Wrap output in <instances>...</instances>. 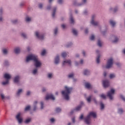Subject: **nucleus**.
Masks as SVG:
<instances>
[{"label": "nucleus", "instance_id": "nucleus-42", "mask_svg": "<svg viewBox=\"0 0 125 125\" xmlns=\"http://www.w3.org/2000/svg\"><path fill=\"white\" fill-rule=\"evenodd\" d=\"M2 14H3V9L2 8H0V16H2Z\"/></svg>", "mask_w": 125, "mask_h": 125}, {"label": "nucleus", "instance_id": "nucleus-36", "mask_svg": "<svg viewBox=\"0 0 125 125\" xmlns=\"http://www.w3.org/2000/svg\"><path fill=\"white\" fill-rule=\"evenodd\" d=\"M72 32L75 36L78 35V31H77L76 29H73Z\"/></svg>", "mask_w": 125, "mask_h": 125}, {"label": "nucleus", "instance_id": "nucleus-49", "mask_svg": "<svg viewBox=\"0 0 125 125\" xmlns=\"http://www.w3.org/2000/svg\"><path fill=\"white\" fill-rule=\"evenodd\" d=\"M115 77H116V75H115V74H111L109 76V77L110 79H114V78H115Z\"/></svg>", "mask_w": 125, "mask_h": 125}, {"label": "nucleus", "instance_id": "nucleus-39", "mask_svg": "<svg viewBox=\"0 0 125 125\" xmlns=\"http://www.w3.org/2000/svg\"><path fill=\"white\" fill-rule=\"evenodd\" d=\"M70 20L72 24H73L74 22H75V21L74 20V19L73 18V17H72V16H70Z\"/></svg>", "mask_w": 125, "mask_h": 125}, {"label": "nucleus", "instance_id": "nucleus-59", "mask_svg": "<svg viewBox=\"0 0 125 125\" xmlns=\"http://www.w3.org/2000/svg\"><path fill=\"white\" fill-rule=\"evenodd\" d=\"M51 8V6L49 5L47 7V10H50V9Z\"/></svg>", "mask_w": 125, "mask_h": 125}, {"label": "nucleus", "instance_id": "nucleus-22", "mask_svg": "<svg viewBox=\"0 0 125 125\" xmlns=\"http://www.w3.org/2000/svg\"><path fill=\"white\" fill-rule=\"evenodd\" d=\"M83 3L82 4L80 3H75V5H77V6H81V5H83V4H84L85 3H86V0H83Z\"/></svg>", "mask_w": 125, "mask_h": 125}, {"label": "nucleus", "instance_id": "nucleus-28", "mask_svg": "<svg viewBox=\"0 0 125 125\" xmlns=\"http://www.w3.org/2000/svg\"><path fill=\"white\" fill-rule=\"evenodd\" d=\"M96 62L97 64H99L100 63V55H98L96 58Z\"/></svg>", "mask_w": 125, "mask_h": 125}, {"label": "nucleus", "instance_id": "nucleus-45", "mask_svg": "<svg viewBox=\"0 0 125 125\" xmlns=\"http://www.w3.org/2000/svg\"><path fill=\"white\" fill-rule=\"evenodd\" d=\"M45 53H46V51H45V50H43L42 51V52H41V55L42 56H44V55L45 54Z\"/></svg>", "mask_w": 125, "mask_h": 125}, {"label": "nucleus", "instance_id": "nucleus-55", "mask_svg": "<svg viewBox=\"0 0 125 125\" xmlns=\"http://www.w3.org/2000/svg\"><path fill=\"white\" fill-rule=\"evenodd\" d=\"M75 66H80V62H75Z\"/></svg>", "mask_w": 125, "mask_h": 125}, {"label": "nucleus", "instance_id": "nucleus-5", "mask_svg": "<svg viewBox=\"0 0 125 125\" xmlns=\"http://www.w3.org/2000/svg\"><path fill=\"white\" fill-rule=\"evenodd\" d=\"M114 64V59L113 58H110L108 59L107 62V64L105 66L106 69H110L113 67V64Z\"/></svg>", "mask_w": 125, "mask_h": 125}, {"label": "nucleus", "instance_id": "nucleus-50", "mask_svg": "<svg viewBox=\"0 0 125 125\" xmlns=\"http://www.w3.org/2000/svg\"><path fill=\"white\" fill-rule=\"evenodd\" d=\"M101 110H103V109H104V104L102 103H101Z\"/></svg>", "mask_w": 125, "mask_h": 125}, {"label": "nucleus", "instance_id": "nucleus-18", "mask_svg": "<svg viewBox=\"0 0 125 125\" xmlns=\"http://www.w3.org/2000/svg\"><path fill=\"white\" fill-rule=\"evenodd\" d=\"M110 10H111V11H113V12H117L119 10V7L116 6L115 8H110Z\"/></svg>", "mask_w": 125, "mask_h": 125}, {"label": "nucleus", "instance_id": "nucleus-37", "mask_svg": "<svg viewBox=\"0 0 125 125\" xmlns=\"http://www.w3.org/2000/svg\"><path fill=\"white\" fill-rule=\"evenodd\" d=\"M31 121H32V119H31V118H28V119H26V120L25 121V124H29V123H30V122H31Z\"/></svg>", "mask_w": 125, "mask_h": 125}, {"label": "nucleus", "instance_id": "nucleus-40", "mask_svg": "<svg viewBox=\"0 0 125 125\" xmlns=\"http://www.w3.org/2000/svg\"><path fill=\"white\" fill-rule=\"evenodd\" d=\"M98 45L100 47H101V46H102V43L101 42V41L100 40H98Z\"/></svg>", "mask_w": 125, "mask_h": 125}, {"label": "nucleus", "instance_id": "nucleus-47", "mask_svg": "<svg viewBox=\"0 0 125 125\" xmlns=\"http://www.w3.org/2000/svg\"><path fill=\"white\" fill-rule=\"evenodd\" d=\"M56 112L57 113H60V112H61V108L58 107L56 109Z\"/></svg>", "mask_w": 125, "mask_h": 125}, {"label": "nucleus", "instance_id": "nucleus-3", "mask_svg": "<svg viewBox=\"0 0 125 125\" xmlns=\"http://www.w3.org/2000/svg\"><path fill=\"white\" fill-rule=\"evenodd\" d=\"M93 117V118H96V112H91L89 113V115L87 116L86 117L84 118V121L86 125H90L91 121V118Z\"/></svg>", "mask_w": 125, "mask_h": 125}, {"label": "nucleus", "instance_id": "nucleus-11", "mask_svg": "<svg viewBox=\"0 0 125 125\" xmlns=\"http://www.w3.org/2000/svg\"><path fill=\"white\" fill-rule=\"evenodd\" d=\"M0 97L1 100H3V101H5V100H8L10 99V96H5V95L3 93L0 94Z\"/></svg>", "mask_w": 125, "mask_h": 125}, {"label": "nucleus", "instance_id": "nucleus-1", "mask_svg": "<svg viewBox=\"0 0 125 125\" xmlns=\"http://www.w3.org/2000/svg\"><path fill=\"white\" fill-rule=\"evenodd\" d=\"M32 61L34 62V65L36 68H40L41 65H42V62L39 60L37 56H36L34 54H30L29 55L26 59V62L28 63V62Z\"/></svg>", "mask_w": 125, "mask_h": 125}, {"label": "nucleus", "instance_id": "nucleus-9", "mask_svg": "<svg viewBox=\"0 0 125 125\" xmlns=\"http://www.w3.org/2000/svg\"><path fill=\"white\" fill-rule=\"evenodd\" d=\"M95 18H96V16L95 15H93L91 17V21L90 23L92 25H93V26H98V25L99 24V22H98V21H94Z\"/></svg>", "mask_w": 125, "mask_h": 125}, {"label": "nucleus", "instance_id": "nucleus-44", "mask_svg": "<svg viewBox=\"0 0 125 125\" xmlns=\"http://www.w3.org/2000/svg\"><path fill=\"white\" fill-rule=\"evenodd\" d=\"M94 39H95V36L94 35H92L90 37V40L91 41H94Z\"/></svg>", "mask_w": 125, "mask_h": 125}, {"label": "nucleus", "instance_id": "nucleus-54", "mask_svg": "<svg viewBox=\"0 0 125 125\" xmlns=\"http://www.w3.org/2000/svg\"><path fill=\"white\" fill-rule=\"evenodd\" d=\"M9 62H8V61H5L4 62V65L5 66H7V65H8Z\"/></svg>", "mask_w": 125, "mask_h": 125}, {"label": "nucleus", "instance_id": "nucleus-30", "mask_svg": "<svg viewBox=\"0 0 125 125\" xmlns=\"http://www.w3.org/2000/svg\"><path fill=\"white\" fill-rule=\"evenodd\" d=\"M92 97V96H90L86 98V101H87L88 103H90V102H91Z\"/></svg>", "mask_w": 125, "mask_h": 125}, {"label": "nucleus", "instance_id": "nucleus-62", "mask_svg": "<svg viewBox=\"0 0 125 125\" xmlns=\"http://www.w3.org/2000/svg\"><path fill=\"white\" fill-rule=\"evenodd\" d=\"M58 2L59 3L61 4L63 2V0H59Z\"/></svg>", "mask_w": 125, "mask_h": 125}, {"label": "nucleus", "instance_id": "nucleus-27", "mask_svg": "<svg viewBox=\"0 0 125 125\" xmlns=\"http://www.w3.org/2000/svg\"><path fill=\"white\" fill-rule=\"evenodd\" d=\"M56 7L54 8L53 9V11L52 14V16L53 17V18H54V17H55V13L56 12Z\"/></svg>", "mask_w": 125, "mask_h": 125}, {"label": "nucleus", "instance_id": "nucleus-48", "mask_svg": "<svg viewBox=\"0 0 125 125\" xmlns=\"http://www.w3.org/2000/svg\"><path fill=\"white\" fill-rule=\"evenodd\" d=\"M119 42V39L117 37L115 38V40L113 41V42L116 43V42Z\"/></svg>", "mask_w": 125, "mask_h": 125}, {"label": "nucleus", "instance_id": "nucleus-34", "mask_svg": "<svg viewBox=\"0 0 125 125\" xmlns=\"http://www.w3.org/2000/svg\"><path fill=\"white\" fill-rule=\"evenodd\" d=\"M41 104V110H42L44 108V104H43V102H41L40 103Z\"/></svg>", "mask_w": 125, "mask_h": 125}, {"label": "nucleus", "instance_id": "nucleus-17", "mask_svg": "<svg viewBox=\"0 0 125 125\" xmlns=\"http://www.w3.org/2000/svg\"><path fill=\"white\" fill-rule=\"evenodd\" d=\"M83 74L84 76H88L90 74V71L87 69H85L83 72Z\"/></svg>", "mask_w": 125, "mask_h": 125}, {"label": "nucleus", "instance_id": "nucleus-14", "mask_svg": "<svg viewBox=\"0 0 125 125\" xmlns=\"http://www.w3.org/2000/svg\"><path fill=\"white\" fill-rule=\"evenodd\" d=\"M20 76L17 75L14 78V83H18L20 81Z\"/></svg>", "mask_w": 125, "mask_h": 125}, {"label": "nucleus", "instance_id": "nucleus-4", "mask_svg": "<svg viewBox=\"0 0 125 125\" xmlns=\"http://www.w3.org/2000/svg\"><path fill=\"white\" fill-rule=\"evenodd\" d=\"M3 77L6 79V81L2 82V84H3V85H5L9 83V80L10 79H11V75L9 74L5 73L4 74Z\"/></svg>", "mask_w": 125, "mask_h": 125}, {"label": "nucleus", "instance_id": "nucleus-56", "mask_svg": "<svg viewBox=\"0 0 125 125\" xmlns=\"http://www.w3.org/2000/svg\"><path fill=\"white\" fill-rule=\"evenodd\" d=\"M80 65H83V60L81 59L79 62Z\"/></svg>", "mask_w": 125, "mask_h": 125}, {"label": "nucleus", "instance_id": "nucleus-25", "mask_svg": "<svg viewBox=\"0 0 125 125\" xmlns=\"http://www.w3.org/2000/svg\"><path fill=\"white\" fill-rule=\"evenodd\" d=\"M38 104V101H36L33 104V111H36L37 110V104Z\"/></svg>", "mask_w": 125, "mask_h": 125}, {"label": "nucleus", "instance_id": "nucleus-41", "mask_svg": "<svg viewBox=\"0 0 125 125\" xmlns=\"http://www.w3.org/2000/svg\"><path fill=\"white\" fill-rule=\"evenodd\" d=\"M62 57H63V58H65V57H66V56H67V53L66 52H63L62 53Z\"/></svg>", "mask_w": 125, "mask_h": 125}, {"label": "nucleus", "instance_id": "nucleus-6", "mask_svg": "<svg viewBox=\"0 0 125 125\" xmlns=\"http://www.w3.org/2000/svg\"><path fill=\"white\" fill-rule=\"evenodd\" d=\"M115 94V89H111L109 91L107 92V96L109 97L110 100H113L114 99V95Z\"/></svg>", "mask_w": 125, "mask_h": 125}, {"label": "nucleus", "instance_id": "nucleus-24", "mask_svg": "<svg viewBox=\"0 0 125 125\" xmlns=\"http://www.w3.org/2000/svg\"><path fill=\"white\" fill-rule=\"evenodd\" d=\"M25 21L29 23V22H31L32 21V18L29 17V16H26L25 17Z\"/></svg>", "mask_w": 125, "mask_h": 125}, {"label": "nucleus", "instance_id": "nucleus-12", "mask_svg": "<svg viewBox=\"0 0 125 125\" xmlns=\"http://www.w3.org/2000/svg\"><path fill=\"white\" fill-rule=\"evenodd\" d=\"M67 64L69 66H71L72 62L70 61V60H65L62 62V66H65V65H67Z\"/></svg>", "mask_w": 125, "mask_h": 125}, {"label": "nucleus", "instance_id": "nucleus-21", "mask_svg": "<svg viewBox=\"0 0 125 125\" xmlns=\"http://www.w3.org/2000/svg\"><path fill=\"white\" fill-rule=\"evenodd\" d=\"M23 92V89H20L18 90V91L16 93L17 96H20L21 93Z\"/></svg>", "mask_w": 125, "mask_h": 125}, {"label": "nucleus", "instance_id": "nucleus-60", "mask_svg": "<svg viewBox=\"0 0 125 125\" xmlns=\"http://www.w3.org/2000/svg\"><path fill=\"white\" fill-rule=\"evenodd\" d=\"M80 120H83V115H81V116L79 118Z\"/></svg>", "mask_w": 125, "mask_h": 125}, {"label": "nucleus", "instance_id": "nucleus-10", "mask_svg": "<svg viewBox=\"0 0 125 125\" xmlns=\"http://www.w3.org/2000/svg\"><path fill=\"white\" fill-rule=\"evenodd\" d=\"M35 35L36 38L39 40H43V39H44V35H43V34H42L39 31L35 32Z\"/></svg>", "mask_w": 125, "mask_h": 125}, {"label": "nucleus", "instance_id": "nucleus-38", "mask_svg": "<svg viewBox=\"0 0 125 125\" xmlns=\"http://www.w3.org/2000/svg\"><path fill=\"white\" fill-rule=\"evenodd\" d=\"M30 109H31V106L30 105H28L25 108L24 111H29V110H30Z\"/></svg>", "mask_w": 125, "mask_h": 125}, {"label": "nucleus", "instance_id": "nucleus-31", "mask_svg": "<svg viewBox=\"0 0 125 125\" xmlns=\"http://www.w3.org/2000/svg\"><path fill=\"white\" fill-rule=\"evenodd\" d=\"M2 52L4 55H6L8 53V50L6 49H3L2 50Z\"/></svg>", "mask_w": 125, "mask_h": 125}, {"label": "nucleus", "instance_id": "nucleus-8", "mask_svg": "<svg viewBox=\"0 0 125 125\" xmlns=\"http://www.w3.org/2000/svg\"><path fill=\"white\" fill-rule=\"evenodd\" d=\"M83 103L81 102V104L78 105V106H77L75 109L72 110L71 111V114H73L74 113H75V112H78V111H80L81 110V109H82V107H83Z\"/></svg>", "mask_w": 125, "mask_h": 125}, {"label": "nucleus", "instance_id": "nucleus-63", "mask_svg": "<svg viewBox=\"0 0 125 125\" xmlns=\"http://www.w3.org/2000/svg\"><path fill=\"white\" fill-rule=\"evenodd\" d=\"M82 54H83V56H85V51H83Z\"/></svg>", "mask_w": 125, "mask_h": 125}, {"label": "nucleus", "instance_id": "nucleus-15", "mask_svg": "<svg viewBox=\"0 0 125 125\" xmlns=\"http://www.w3.org/2000/svg\"><path fill=\"white\" fill-rule=\"evenodd\" d=\"M103 85L104 87H108L110 85V83L108 80H104L103 83Z\"/></svg>", "mask_w": 125, "mask_h": 125}, {"label": "nucleus", "instance_id": "nucleus-64", "mask_svg": "<svg viewBox=\"0 0 125 125\" xmlns=\"http://www.w3.org/2000/svg\"><path fill=\"white\" fill-rule=\"evenodd\" d=\"M3 20V18H2V16H0V21H2Z\"/></svg>", "mask_w": 125, "mask_h": 125}, {"label": "nucleus", "instance_id": "nucleus-2", "mask_svg": "<svg viewBox=\"0 0 125 125\" xmlns=\"http://www.w3.org/2000/svg\"><path fill=\"white\" fill-rule=\"evenodd\" d=\"M65 90L62 91V94L63 96L64 99L67 101L70 100V94L73 90V88L67 86H64Z\"/></svg>", "mask_w": 125, "mask_h": 125}, {"label": "nucleus", "instance_id": "nucleus-7", "mask_svg": "<svg viewBox=\"0 0 125 125\" xmlns=\"http://www.w3.org/2000/svg\"><path fill=\"white\" fill-rule=\"evenodd\" d=\"M16 119L18 122L19 124H22L23 122V118H22V113L21 112H19L16 116Z\"/></svg>", "mask_w": 125, "mask_h": 125}, {"label": "nucleus", "instance_id": "nucleus-35", "mask_svg": "<svg viewBox=\"0 0 125 125\" xmlns=\"http://www.w3.org/2000/svg\"><path fill=\"white\" fill-rule=\"evenodd\" d=\"M52 77H53V74L52 73H48L47 78H48V79H52Z\"/></svg>", "mask_w": 125, "mask_h": 125}, {"label": "nucleus", "instance_id": "nucleus-19", "mask_svg": "<svg viewBox=\"0 0 125 125\" xmlns=\"http://www.w3.org/2000/svg\"><path fill=\"white\" fill-rule=\"evenodd\" d=\"M20 48L19 47H17L16 48H15L14 49V52L15 53H16V54H19V53H20Z\"/></svg>", "mask_w": 125, "mask_h": 125}, {"label": "nucleus", "instance_id": "nucleus-29", "mask_svg": "<svg viewBox=\"0 0 125 125\" xmlns=\"http://www.w3.org/2000/svg\"><path fill=\"white\" fill-rule=\"evenodd\" d=\"M21 35L22 38H23V39H26L27 38V34L24 32L21 33Z\"/></svg>", "mask_w": 125, "mask_h": 125}, {"label": "nucleus", "instance_id": "nucleus-52", "mask_svg": "<svg viewBox=\"0 0 125 125\" xmlns=\"http://www.w3.org/2000/svg\"><path fill=\"white\" fill-rule=\"evenodd\" d=\"M57 32H58V28H56L54 29V34H55V35H57Z\"/></svg>", "mask_w": 125, "mask_h": 125}, {"label": "nucleus", "instance_id": "nucleus-23", "mask_svg": "<svg viewBox=\"0 0 125 125\" xmlns=\"http://www.w3.org/2000/svg\"><path fill=\"white\" fill-rule=\"evenodd\" d=\"M109 23L111 25V26L113 27H115V26H116V22H115V21H113V20H110L109 21Z\"/></svg>", "mask_w": 125, "mask_h": 125}, {"label": "nucleus", "instance_id": "nucleus-46", "mask_svg": "<svg viewBox=\"0 0 125 125\" xmlns=\"http://www.w3.org/2000/svg\"><path fill=\"white\" fill-rule=\"evenodd\" d=\"M11 22L13 23V24H16V23L18 22V20H12Z\"/></svg>", "mask_w": 125, "mask_h": 125}, {"label": "nucleus", "instance_id": "nucleus-57", "mask_svg": "<svg viewBox=\"0 0 125 125\" xmlns=\"http://www.w3.org/2000/svg\"><path fill=\"white\" fill-rule=\"evenodd\" d=\"M72 44H73V43L70 42V43H69L68 44H67V45H66V47H70V46H71V45H72Z\"/></svg>", "mask_w": 125, "mask_h": 125}, {"label": "nucleus", "instance_id": "nucleus-16", "mask_svg": "<svg viewBox=\"0 0 125 125\" xmlns=\"http://www.w3.org/2000/svg\"><path fill=\"white\" fill-rule=\"evenodd\" d=\"M85 87L88 89H91V88H92V86L89 83L86 82L85 83Z\"/></svg>", "mask_w": 125, "mask_h": 125}, {"label": "nucleus", "instance_id": "nucleus-51", "mask_svg": "<svg viewBox=\"0 0 125 125\" xmlns=\"http://www.w3.org/2000/svg\"><path fill=\"white\" fill-rule=\"evenodd\" d=\"M87 14H88V11H87V10H85L83 12V15H87Z\"/></svg>", "mask_w": 125, "mask_h": 125}, {"label": "nucleus", "instance_id": "nucleus-61", "mask_svg": "<svg viewBox=\"0 0 125 125\" xmlns=\"http://www.w3.org/2000/svg\"><path fill=\"white\" fill-rule=\"evenodd\" d=\"M72 121L73 123H75V117H73L72 119Z\"/></svg>", "mask_w": 125, "mask_h": 125}, {"label": "nucleus", "instance_id": "nucleus-32", "mask_svg": "<svg viewBox=\"0 0 125 125\" xmlns=\"http://www.w3.org/2000/svg\"><path fill=\"white\" fill-rule=\"evenodd\" d=\"M37 73H38V68H35L34 69H33L32 70V74H33V75H36L37 74Z\"/></svg>", "mask_w": 125, "mask_h": 125}, {"label": "nucleus", "instance_id": "nucleus-43", "mask_svg": "<svg viewBox=\"0 0 125 125\" xmlns=\"http://www.w3.org/2000/svg\"><path fill=\"white\" fill-rule=\"evenodd\" d=\"M100 96L101 98H102L103 99H106V96L104 94H102Z\"/></svg>", "mask_w": 125, "mask_h": 125}, {"label": "nucleus", "instance_id": "nucleus-53", "mask_svg": "<svg viewBox=\"0 0 125 125\" xmlns=\"http://www.w3.org/2000/svg\"><path fill=\"white\" fill-rule=\"evenodd\" d=\"M120 98L125 102V98L123 96V95H120Z\"/></svg>", "mask_w": 125, "mask_h": 125}, {"label": "nucleus", "instance_id": "nucleus-58", "mask_svg": "<svg viewBox=\"0 0 125 125\" xmlns=\"http://www.w3.org/2000/svg\"><path fill=\"white\" fill-rule=\"evenodd\" d=\"M39 8H42V3H40L39 4Z\"/></svg>", "mask_w": 125, "mask_h": 125}, {"label": "nucleus", "instance_id": "nucleus-20", "mask_svg": "<svg viewBox=\"0 0 125 125\" xmlns=\"http://www.w3.org/2000/svg\"><path fill=\"white\" fill-rule=\"evenodd\" d=\"M59 56L57 55L55 58V64H58L59 63Z\"/></svg>", "mask_w": 125, "mask_h": 125}, {"label": "nucleus", "instance_id": "nucleus-26", "mask_svg": "<svg viewBox=\"0 0 125 125\" xmlns=\"http://www.w3.org/2000/svg\"><path fill=\"white\" fill-rule=\"evenodd\" d=\"M124 109H123V108H118V114H122L124 113Z\"/></svg>", "mask_w": 125, "mask_h": 125}, {"label": "nucleus", "instance_id": "nucleus-13", "mask_svg": "<svg viewBox=\"0 0 125 125\" xmlns=\"http://www.w3.org/2000/svg\"><path fill=\"white\" fill-rule=\"evenodd\" d=\"M46 100H48V99H52V100H55V97L52 94L47 95L45 97Z\"/></svg>", "mask_w": 125, "mask_h": 125}, {"label": "nucleus", "instance_id": "nucleus-33", "mask_svg": "<svg viewBox=\"0 0 125 125\" xmlns=\"http://www.w3.org/2000/svg\"><path fill=\"white\" fill-rule=\"evenodd\" d=\"M74 74L73 73H70L68 75V78L69 79H72L74 78Z\"/></svg>", "mask_w": 125, "mask_h": 125}]
</instances>
